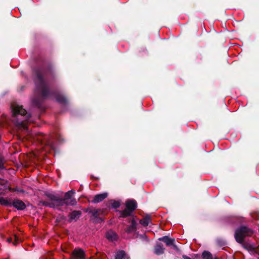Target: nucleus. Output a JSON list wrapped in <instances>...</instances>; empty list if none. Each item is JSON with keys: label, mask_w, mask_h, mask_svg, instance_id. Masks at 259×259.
Instances as JSON below:
<instances>
[{"label": "nucleus", "mask_w": 259, "mask_h": 259, "mask_svg": "<svg viewBox=\"0 0 259 259\" xmlns=\"http://www.w3.org/2000/svg\"><path fill=\"white\" fill-rule=\"evenodd\" d=\"M17 114H13V117H15V116ZM20 115L22 116H24L25 115H26V117L27 118V122H33L34 123V121L32 119V117H33V115H34V114H19Z\"/></svg>", "instance_id": "nucleus-18"}, {"label": "nucleus", "mask_w": 259, "mask_h": 259, "mask_svg": "<svg viewBox=\"0 0 259 259\" xmlns=\"http://www.w3.org/2000/svg\"><path fill=\"white\" fill-rule=\"evenodd\" d=\"M203 259H215L212 257V254L208 251H205L202 254Z\"/></svg>", "instance_id": "nucleus-19"}, {"label": "nucleus", "mask_w": 259, "mask_h": 259, "mask_svg": "<svg viewBox=\"0 0 259 259\" xmlns=\"http://www.w3.org/2000/svg\"><path fill=\"white\" fill-rule=\"evenodd\" d=\"M137 223L136 221L134 220H132V223H131V227L133 229H135L136 228Z\"/></svg>", "instance_id": "nucleus-24"}, {"label": "nucleus", "mask_w": 259, "mask_h": 259, "mask_svg": "<svg viewBox=\"0 0 259 259\" xmlns=\"http://www.w3.org/2000/svg\"><path fill=\"white\" fill-rule=\"evenodd\" d=\"M12 205L18 210H23L26 207L25 203L19 199L14 200L12 203Z\"/></svg>", "instance_id": "nucleus-8"}, {"label": "nucleus", "mask_w": 259, "mask_h": 259, "mask_svg": "<svg viewBox=\"0 0 259 259\" xmlns=\"http://www.w3.org/2000/svg\"><path fill=\"white\" fill-rule=\"evenodd\" d=\"M112 207L114 208H118L120 205V203L119 201H114L111 203Z\"/></svg>", "instance_id": "nucleus-22"}, {"label": "nucleus", "mask_w": 259, "mask_h": 259, "mask_svg": "<svg viewBox=\"0 0 259 259\" xmlns=\"http://www.w3.org/2000/svg\"><path fill=\"white\" fill-rule=\"evenodd\" d=\"M75 192L71 190L67 192L64 195V198H62L61 199L64 200L63 203H61V206H63L64 205H76L77 202L76 200L72 198L73 195L74 194Z\"/></svg>", "instance_id": "nucleus-4"}, {"label": "nucleus", "mask_w": 259, "mask_h": 259, "mask_svg": "<svg viewBox=\"0 0 259 259\" xmlns=\"http://www.w3.org/2000/svg\"><path fill=\"white\" fill-rule=\"evenodd\" d=\"M48 197L51 200V202H48L47 205L51 208L61 206V203L64 202V200H62L61 197L53 194H50L48 195Z\"/></svg>", "instance_id": "nucleus-5"}, {"label": "nucleus", "mask_w": 259, "mask_h": 259, "mask_svg": "<svg viewBox=\"0 0 259 259\" xmlns=\"http://www.w3.org/2000/svg\"><path fill=\"white\" fill-rule=\"evenodd\" d=\"M24 88H25V87H24V86H22V87H21L20 91H23V90H24Z\"/></svg>", "instance_id": "nucleus-27"}, {"label": "nucleus", "mask_w": 259, "mask_h": 259, "mask_svg": "<svg viewBox=\"0 0 259 259\" xmlns=\"http://www.w3.org/2000/svg\"><path fill=\"white\" fill-rule=\"evenodd\" d=\"M71 259H85V252L79 248H76L73 251Z\"/></svg>", "instance_id": "nucleus-6"}, {"label": "nucleus", "mask_w": 259, "mask_h": 259, "mask_svg": "<svg viewBox=\"0 0 259 259\" xmlns=\"http://www.w3.org/2000/svg\"><path fill=\"white\" fill-rule=\"evenodd\" d=\"M117 237V234L115 232L111 231L108 232L106 234L107 238L110 241H114L116 240Z\"/></svg>", "instance_id": "nucleus-13"}, {"label": "nucleus", "mask_w": 259, "mask_h": 259, "mask_svg": "<svg viewBox=\"0 0 259 259\" xmlns=\"http://www.w3.org/2000/svg\"><path fill=\"white\" fill-rule=\"evenodd\" d=\"M252 234V230L245 227H241L236 230L235 238L238 243H242L244 242V237L250 236Z\"/></svg>", "instance_id": "nucleus-2"}, {"label": "nucleus", "mask_w": 259, "mask_h": 259, "mask_svg": "<svg viewBox=\"0 0 259 259\" xmlns=\"http://www.w3.org/2000/svg\"><path fill=\"white\" fill-rule=\"evenodd\" d=\"M8 189H10L9 186L8 185L6 184L4 185H2V187L0 188V190H2V192H1V193H3V191H5Z\"/></svg>", "instance_id": "nucleus-23"}, {"label": "nucleus", "mask_w": 259, "mask_h": 259, "mask_svg": "<svg viewBox=\"0 0 259 259\" xmlns=\"http://www.w3.org/2000/svg\"><path fill=\"white\" fill-rule=\"evenodd\" d=\"M115 259H128V258L124 251H120L116 253Z\"/></svg>", "instance_id": "nucleus-15"}, {"label": "nucleus", "mask_w": 259, "mask_h": 259, "mask_svg": "<svg viewBox=\"0 0 259 259\" xmlns=\"http://www.w3.org/2000/svg\"><path fill=\"white\" fill-rule=\"evenodd\" d=\"M3 168V165L2 164V163L0 162V168Z\"/></svg>", "instance_id": "nucleus-28"}, {"label": "nucleus", "mask_w": 259, "mask_h": 259, "mask_svg": "<svg viewBox=\"0 0 259 259\" xmlns=\"http://www.w3.org/2000/svg\"><path fill=\"white\" fill-rule=\"evenodd\" d=\"M137 207L136 201L134 200H128L125 202V209L120 211V217L125 218L131 215Z\"/></svg>", "instance_id": "nucleus-3"}, {"label": "nucleus", "mask_w": 259, "mask_h": 259, "mask_svg": "<svg viewBox=\"0 0 259 259\" xmlns=\"http://www.w3.org/2000/svg\"><path fill=\"white\" fill-rule=\"evenodd\" d=\"M56 101L62 104H67L68 103V99L66 96L61 94H56L55 95Z\"/></svg>", "instance_id": "nucleus-9"}, {"label": "nucleus", "mask_w": 259, "mask_h": 259, "mask_svg": "<svg viewBox=\"0 0 259 259\" xmlns=\"http://www.w3.org/2000/svg\"><path fill=\"white\" fill-rule=\"evenodd\" d=\"M13 239L14 240L13 242V244L16 245L19 242L18 237L16 235H14L13 237L8 238L7 241L8 242H11L13 241Z\"/></svg>", "instance_id": "nucleus-21"}, {"label": "nucleus", "mask_w": 259, "mask_h": 259, "mask_svg": "<svg viewBox=\"0 0 259 259\" xmlns=\"http://www.w3.org/2000/svg\"><path fill=\"white\" fill-rule=\"evenodd\" d=\"M18 124H21L22 125L25 126V123L24 122V121H20V122H18Z\"/></svg>", "instance_id": "nucleus-26"}, {"label": "nucleus", "mask_w": 259, "mask_h": 259, "mask_svg": "<svg viewBox=\"0 0 259 259\" xmlns=\"http://www.w3.org/2000/svg\"><path fill=\"white\" fill-rule=\"evenodd\" d=\"M164 248L161 245L157 244L154 248V253L157 255H160L164 253Z\"/></svg>", "instance_id": "nucleus-12"}, {"label": "nucleus", "mask_w": 259, "mask_h": 259, "mask_svg": "<svg viewBox=\"0 0 259 259\" xmlns=\"http://www.w3.org/2000/svg\"><path fill=\"white\" fill-rule=\"evenodd\" d=\"M32 137H33V139H35L37 140H41V139L39 138V137L40 136H42L41 135H37V136H36V137H34V135H31Z\"/></svg>", "instance_id": "nucleus-25"}, {"label": "nucleus", "mask_w": 259, "mask_h": 259, "mask_svg": "<svg viewBox=\"0 0 259 259\" xmlns=\"http://www.w3.org/2000/svg\"><path fill=\"white\" fill-rule=\"evenodd\" d=\"M56 77L54 65L48 63L33 70V80L35 87L37 96L32 99L33 106L40 108L44 100L52 94L49 87V80Z\"/></svg>", "instance_id": "nucleus-1"}, {"label": "nucleus", "mask_w": 259, "mask_h": 259, "mask_svg": "<svg viewBox=\"0 0 259 259\" xmlns=\"http://www.w3.org/2000/svg\"><path fill=\"white\" fill-rule=\"evenodd\" d=\"M12 113H28L27 110L23 108L22 106L18 105L16 102H13L11 105Z\"/></svg>", "instance_id": "nucleus-7"}, {"label": "nucleus", "mask_w": 259, "mask_h": 259, "mask_svg": "<svg viewBox=\"0 0 259 259\" xmlns=\"http://www.w3.org/2000/svg\"><path fill=\"white\" fill-rule=\"evenodd\" d=\"M0 204L4 205H6V206H11V203L7 199H6L5 198H4L3 197H0Z\"/></svg>", "instance_id": "nucleus-20"}, {"label": "nucleus", "mask_w": 259, "mask_h": 259, "mask_svg": "<svg viewBox=\"0 0 259 259\" xmlns=\"http://www.w3.org/2000/svg\"><path fill=\"white\" fill-rule=\"evenodd\" d=\"M159 240L163 241L167 246L174 245L176 247L174 244L175 239L170 238L167 236H164L162 238H159Z\"/></svg>", "instance_id": "nucleus-11"}, {"label": "nucleus", "mask_w": 259, "mask_h": 259, "mask_svg": "<svg viewBox=\"0 0 259 259\" xmlns=\"http://www.w3.org/2000/svg\"><path fill=\"white\" fill-rule=\"evenodd\" d=\"M80 214L81 213L79 211H73L69 215L70 220L71 221H76L77 219L79 218Z\"/></svg>", "instance_id": "nucleus-14"}, {"label": "nucleus", "mask_w": 259, "mask_h": 259, "mask_svg": "<svg viewBox=\"0 0 259 259\" xmlns=\"http://www.w3.org/2000/svg\"><path fill=\"white\" fill-rule=\"evenodd\" d=\"M91 213L92 214V215L97 218L100 215L102 214L103 213V211L101 209H93L91 211Z\"/></svg>", "instance_id": "nucleus-17"}, {"label": "nucleus", "mask_w": 259, "mask_h": 259, "mask_svg": "<svg viewBox=\"0 0 259 259\" xmlns=\"http://www.w3.org/2000/svg\"><path fill=\"white\" fill-rule=\"evenodd\" d=\"M150 222V218L149 216H146L143 219L140 220V224L143 226H147L148 225Z\"/></svg>", "instance_id": "nucleus-16"}, {"label": "nucleus", "mask_w": 259, "mask_h": 259, "mask_svg": "<svg viewBox=\"0 0 259 259\" xmlns=\"http://www.w3.org/2000/svg\"><path fill=\"white\" fill-rule=\"evenodd\" d=\"M107 196L108 194L107 193L98 194L95 196L92 201L94 203H99L105 199Z\"/></svg>", "instance_id": "nucleus-10"}]
</instances>
